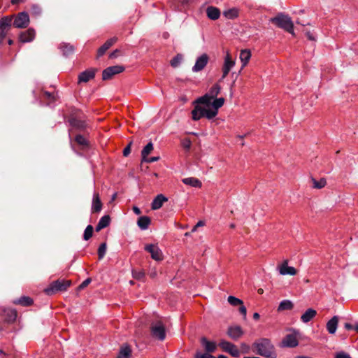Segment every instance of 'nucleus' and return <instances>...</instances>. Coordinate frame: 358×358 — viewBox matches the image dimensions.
<instances>
[{
    "label": "nucleus",
    "mask_w": 358,
    "mask_h": 358,
    "mask_svg": "<svg viewBox=\"0 0 358 358\" xmlns=\"http://www.w3.org/2000/svg\"><path fill=\"white\" fill-rule=\"evenodd\" d=\"M219 346L224 351L229 353L234 357H238L240 356V350L234 344L227 341H221Z\"/></svg>",
    "instance_id": "nucleus-8"
},
{
    "label": "nucleus",
    "mask_w": 358,
    "mask_h": 358,
    "mask_svg": "<svg viewBox=\"0 0 358 358\" xmlns=\"http://www.w3.org/2000/svg\"><path fill=\"white\" fill-rule=\"evenodd\" d=\"M124 70L122 66H113L104 69L102 73V78L104 80L110 79L114 75L122 73Z\"/></svg>",
    "instance_id": "nucleus-9"
},
{
    "label": "nucleus",
    "mask_w": 358,
    "mask_h": 358,
    "mask_svg": "<svg viewBox=\"0 0 358 358\" xmlns=\"http://www.w3.org/2000/svg\"><path fill=\"white\" fill-rule=\"evenodd\" d=\"M227 301L229 303L233 306H238L243 304V302L241 299L236 298L234 296H228Z\"/></svg>",
    "instance_id": "nucleus-37"
},
{
    "label": "nucleus",
    "mask_w": 358,
    "mask_h": 358,
    "mask_svg": "<svg viewBox=\"0 0 358 358\" xmlns=\"http://www.w3.org/2000/svg\"><path fill=\"white\" fill-rule=\"evenodd\" d=\"M59 49L65 57H68L74 52V47L70 43H62L59 45Z\"/></svg>",
    "instance_id": "nucleus-28"
},
{
    "label": "nucleus",
    "mask_w": 358,
    "mask_h": 358,
    "mask_svg": "<svg viewBox=\"0 0 358 358\" xmlns=\"http://www.w3.org/2000/svg\"><path fill=\"white\" fill-rule=\"evenodd\" d=\"M306 35L310 41H315V37L314 36L313 34L311 33L310 31H306Z\"/></svg>",
    "instance_id": "nucleus-51"
},
{
    "label": "nucleus",
    "mask_w": 358,
    "mask_h": 358,
    "mask_svg": "<svg viewBox=\"0 0 358 358\" xmlns=\"http://www.w3.org/2000/svg\"><path fill=\"white\" fill-rule=\"evenodd\" d=\"M102 203L101 202L99 194L94 193L93 196L92 211V213H99L101 210Z\"/></svg>",
    "instance_id": "nucleus-25"
},
{
    "label": "nucleus",
    "mask_w": 358,
    "mask_h": 358,
    "mask_svg": "<svg viewBox=\"0 0 358 358\" xmlns=\"http://www.w3.org/2000/svg\"><path fill=\"white\" fill-rule=\"evenodd\" d=\"M312 181L313 187L317 189H321L324 187L327 184L326 180L324 178H321L320 180L312 178Z\"/></svg>",
    "instance_id": "nucleus-38"
},
{
    "label": "nucleus",
    "mask_w": 358,
    "mask_h": 358,
    "mask_svg": "<svg viewBox=\"0 0 358 358\" xmlns=\"http://www.w3.org/2000/svg\"><path fill=\"white\" fill-rule=\"evenodd\" d=\"M168 201V199L163 194H158L152 201L151 208L152 210L159 209L163 203Z\"/></svg>",
    "instance_id": "nucleus-21"
},
{
    "label": "nucleus",
    "mask_w": 358,
    "mask_h": 358,
    "mask_svg": "<svg viewBox=\"0 0 358 358\" xmlns=\"http://www.w3.org/2000/svg\"><path fill=\"white\" fill-rule=\"evenodd\" d=\"M152 336L159 340L164 341L166 338V330L164 324L161 321L152 323L150 326Z\"/></svg>",
    "instance_id": "nucleus-5"
},
{
    "label": "nucleus",
    "mask_w": 358,
    "mask_h": 358,
    "mask_svg": "<svg viewBox=\"0 0 358 358\" xmlns=\"http://www.w3.org/2000/svg\"><path fill=\"white\" fill-rule=\"evenodd\" d=\"M133 211L136 215H140L141 213V210L136 206L133 207Z\"/></svg>",
    "instance_id": "nucleus-54"
},
{
    "label": "nucleus",
    "mask_w": 358,
    "mask_h": 358,
    "mask_svg": "<svg viewBox=\"0 0 358 358\" xmlns=\"http://www.w3.org/2000/svg\"><path fill=\"white\" fill-rule=\"evenodd\" d=\"M117 41V37H113L107 40L104 44L101 46L97 51V57H100L104 55L107 50H108L114 43Z\"/></svg>",
    "instance_id": "nucleus-19"
},
{
    "label": "nucleus",
    "mask_w": 358,
    "mask_h": 358,
    "mask_svg": "<svg viewBox=\"0 0 358 358\" xmlns=\"http://www.w3.org/2000/svg\"><path fill=\"white\" fill-rule=\"evenodd\" d=\"M153 150V145L151 142L148 143L142 150L141 156L142 159H145Z\"/></svg>",
    "instance_id": "nucleus-36"
},
{
    "label": "nucleus",
    "mask_w": 358,
    "mask_h": 358,
    "mask_svg": "<svg viewBox=\"0 0 358 358\" xmlns=\"http://www.w3.org/2000/svg\"><path fill=\"white\" fill-rule=\"evenodd\" d=\"M272 21L275 22L278 27L285 29L292 35L294 34V24L289 15L280 13L274 17Z\"/></svg>",
    "instance_id": "nucleus-3"
},
{
    "label": "nucleus",
    "mask_w": 358,
    "mask_h": 358,
    "mask_svg": "<svg viewBox=\"0 0 358 358\" xmlns=\"http://www.w3.org/2000/svg\"><path fill=\"white\" fill-rule=\"evenodd\" d=\"M131 349L127 344H124L120 347L117 358H131Z\"/></svg>",
    "instance_id": "nucleus-24"
},
{
    "label": "nucleus",
    "mask_w": 358,
    "mask_h": 358,
    "mask_svg": "<svg viewBox=\"0 0 358 358\" xmlns=\"http://www.w3.org/2000/svg\"><path fill=\"white\" fill-rule=\"evenodd\" d=\"M354 329H355L356 331H358V324H357V325L355 327V328H354Z\"/></svg>",
    "instance_id": "nucleus-64"
},
{
    "label": "nucleus",
    "mask_w": 358,
    "mask_h": 358,
    "mask_svg": "<svg viewBox=\"0 0 358 358\" xmlns=\"http://www.w3.org/2000/svg\"><path fill=\"white\" fill-rule=\"evenodd\" d=\"M8 43L9 45H12L13 43V41L11 40V39H9Z\"/></svg>",
    "instance_id": "nucleus-61"
},
{
    "label": "nucleus",
    "mask_w": 358,
    "mask_h": 358,
    "mask_svg": "<svg viewBox=\"0 0 358 358\" xmlns=\"http://www.w3.org/2000/svg\"><path fill=\"white\" fill-rule=\"evenodd\" d=\"M334 358H352V357L350 356L349 354H348L343 351H341L336 354Z\"/></svg>",
    "instance_id": "nucleus-46"
},
{
    "label": "nucleus",
    "mask_w": 358,
    "mask_h": 358,
    "mask_svg": "<svg viewBox=\"0 0 358 358\" xmlns=\"http://www.w3.org/2000/svg\"><path fill=\"white\" fill-rule=\"evenodd\" d=\"M243 334V331L240 326H231L228 328L227 335L234 340H238Z\"/></svg>",
    "instance_id": "nucleus-15"
},
{
    "label": "nucleus",
    "mask_w": 358,
    "mask_h": 358,
    "mask_svg": "<svg viewBox=\"0 0 358 358\" xmlns=\"http://www.w3.org/2000/svg\"><path fill=\"white\" fill-rule=\"evenodd\" d=\"M71 284L70 280H57L52 282L48 287L44 289V292L48 295H52L56 292L66 291Z\"/></svg>",
    "instance_id": "nucleus-4"
},
{
    "label": "nucleus",
    "mask_w": 358,
    "mask_h": 358,
    "mask_svg": "<svg viewBox=\"0 0 358 358\" xmlns=\"http://www.w3.org/2000/svg\"><path fill=\"white\" fill-rule=\"evenodd\" d=\"M259 317H260V315H259V314L258 313H255L253 314V318H254L255 320H258V319H259Z\"/></svg>",
    "instance_id": "nucleus-58"
},
{
    "label": "nucleus",
    "mask_w": 358,
    "mask_h": 358,
    "mask_svg": "<svg viewBox=\"0 0 358 358\" xmlns=\"http://www.w3.org/2000/svg\"><path fill=\"white\" fill-rule=\"evenodd\" d=\"M254 345L259 355L266 358H276L274 347L268 339L262 338L256 342Z\"/></svg>",
    "instance_id": "nucleus-2"
},
{
    "label": "nucleus",
    "mask_w": 358,
    "mask_h": 358,
    "mask_svg": "<svg viewBox=\"0 0 358 358\" xmlns=\"http://www.w3.org/2000/svg\"><path fill=\"white\" fill-rule=\"evenodd\" d=\"M43 97H44V99L49 101V102L48 103V105L50 104L51 103L54 102L55 100V94H53L50 92H45L43 93Z\"/></svg>",
    "instance_id": "nucleus-44"
},
{
    "label": "nucleus",
    "mask_w": 358,
    "mask_h": 358,
    "mask_svg": "<svg viewBox=\"0 0 358 358\" xmlns=\"http://www.w3.org/2000/svg\"><path fill=\"white\" fill-rule=\"evenodd\" d=\"M182 181L184 184L194 187H201L202 185L201 182L199 179L193 177L183 178Z\"/></svg>",
    "instance_id": "nucleus-29"
},
{
    "label": "nucleus",
    "mask_w": 358,
    "mask_h": 358,
    "mask_svg": "<svg viewBox=\"0 0 358 358\" xmlns=\"http://www.w3.org/2000/svg\"><path fill=\"white\" fill-rule=\"evenodd\" d=\"M194 358H215V357L208 353H201L199 352L195 354Z\"/></svg>",
    "instance_id": "nucleus-45"
},
{
    "label": "nucleus",
    "mask_w": 358,
    "mask_h": 358,
    "mask_svg": "<svg viewBox=\"0 0 358 358\" xmlns=\"http://www.w3.org/2000/svg\"><path fill=\"white\" fill-rule=\"evenodd\" d=\"M197 228H198V227H196V225H195V226L192 228V232H194V231H196Z\"/></svg>",
    "instance_id": "nucleus-60"
},
{
    "label": "nucleus",
    "mask_w": 358,
    "mask_h": 358,
    "mask_svg": "<svg viewBox=\"0 0 358 358\" xmlns=\"http://www.w3.org/2000/svg\"><path fill=\"white\" fill-rule=\"evenodd\" d=\"M132 276L136 280H141L145 276V272L142 270H133L132 271Z\"/></svg>",
    "instance_id": "nucleus-43"
},
{
    "label": "nucleus",
    "mask_w": 358,
    "mask_h": 358,
    "mask_svg": "<svg viewBox=\"0 0 358 358\" xmlns=\"http://www.w3.org/2000/svg\"><path fill=\"white\" fill-rule=\"evenodd\" d=\"M209 60V57L207 54L203 53L200 57H199L195 62V64L193 66L192 70L194 73L199 72L202 71L206 66L207 65Z\"/></svg>",
    "instance_id": "nucleus-11"
},
{
    "label": "nucleus",
    "mask_w": 358,
    "mask_h": 358,
    "mask_svg": "<svg viewBox=\"0 0 358 358\" xmlns=\"http://www.w3.org/2000/svg\"><path fill=\"white\" fill-rule=\"evenodd\" d=\"M235 66V61L233 60L229 53L224 57V64L222 67V76L224 79L229 73L231 69Z\"/></svg>",
    "instance_id": "nucleus-13"
},
{
    "label": "nucleus",
    "mask_w": 358,
    "mask_h": 358,
    "mask_svg": "<svg viewBox=\"0 0 358 358\" xmlns=\"http://www.w3.org/2000/svg\"><path fill=\"white\" fill-rule=\"evenodd\" d=\"M338 324V317L334 316L327 323V330L330 334H334L336 331Z\"/></svg>",
    "instance_id": "nucleus-22"
},
{
    "label": "nucleus",
    "mask_w": 358,
    "mask_h": 358,
    "mask_svg": "<svg viewBox=\"0 0 358 358\" xmlns=\"http://www.w3.org/2000/svg\"><path fill=\"white\" fill-rule=\"evenodd\" d=\"M35 35V30L32 28H29L20 34L19 39L22 43L31 42L34 39Z\"/></svg>",
    "instance_id": "nucleus-16"
},
{
    "label": "nucleus",
    "mask_w": 358,
    "mask_h": 358,
    "mask_svg": "<svg viewBox=\"0 0 358 358\" xmlns=\"http://www.w3.org/2000/svg\"><path fill=\"white\" fill-rule=\"evenodd\" d=\"M201 343L206 350V353L210 354L215 352L217 348V344L215 342L210 341L205 337H202L201 338Z\"/></svg>",
    "instance_id": "nucleus-17"
},
{
    "label": "nucleus",
    "mask_w": 358,
    "mask_h": 358,
    "mask_svg": "<svg viewBox=\"0 0 358 358\" xmlns=\"http://www.w3.org/2000/svg\"><path fill=\"white\" fill-rule=\"evenodd\" d=\"M204 224H205V222L202 220H200L196 224V227H203V226H204Z\"/></svg>",
    "instance_id": "nucleus-57"
},
{
    "label": "nucleus",
    "mask_w": 358,
    "mask_h": 358,
    "mask_svg": "<svg viewBox=\"0 0 358 358\" xmlns=\"http://www.w3.org/2000/svg\"><path fill=\"white\" fill-rule=\"evenodd\" d=\"M110 222V217L109 215H104L103 216L99 221L96 227V231H99L101 230L103 228L107 227Z\"/></svg>",
    "instance_id": "nucleus-30"
},
{
    "label": "nucleus",
    "mask_w": 358,
    "mask_h": 358,
    "mask_svg": "<svg viewBox=\"0 0 358 358\" xmlns=\"http://www.w3.org/2000/svg\"><path fill=\"white\" fill-rule=\"evenodd\" d=\"M96 70L95 69H88L78 75V83H87L93 79L95 76Z\"/></svg>",
    "instance_id": "nucleus-14"
},
{
    "label": "nucleus",
    "mask_w": 358,
    "mask_h": 358,
    "mask_svg": "<svg viewBox=\"0 0 358 358\" xmlns=\"http://www.w3.org/2000/svg\"><path fill=\"white\" fill-rule=\"evenodd\" d=\"M278 270L282 275H294L296 274V269L293 266H288V261L285 260L280 265L278 266Z\"/></svg>",
    "instance_id": "nucleus-12"
},
{
    "label": "nucleus",
    "mask_w": 358,
    "mask_h": 358,
    "mask_svg": "<svg viewBox=\"0 0 358 358\" xmlns=\"http://www.w3.org/2000/svg\"><path fill=\"white\" fill-rule=\"evenodd\" d=\"M239 312L243 315L244 319L246 318L247 309L243 304L240 305Z\"/></svg>",
    "instance_id": "nucleus-50"
},
{
    "label": "nucleus",
    "mask_w": 358,
    "mask_h": 358,
    "mask_svg": "<svg viewBox=\"0 0 358 358\" xmlns=\"http://www.w3.org/2000/svg\"><path fill=\"white\" fill-rule=\"evenodd\" d=\"M22 0H11L12 4H18Z\"/></svg>",
    "instance_id": "nucleus-59"
},
{
    "label": "nucleus",
    "mask_w": 358,
    "mask_h": 358,
    "mask_svg": "<svg viewBox=\"0 0 358 358\" xmlns=\"http://www.w3.org/2000/svg\"><path fill=\"white\" fill-rule=\"evenodd\" d=\"M240 60L242 63V68H244L249 62L251 57V52L248 49L242 50L240 52Z\"/></svg>",
    "instance_id": "nucleus-26"
},
{
    "label": "nucleus",
    "mask_w": 358,
    "mask_h": 358,
    "mask_svg": "<svg viewBox=\"0 0 358 358\" xmlns=\"http://www.w3.org/2000/svg\"><path fill=\"white\" fill-rule=\"evenodd\" d=\"M75 141L76 143L82 146H87L88 145V141L87 139L82 135L79 134L77 135L75 138Z\"/></svg>",
    "instance_id": "nucleus-41"
},
{
    "label": "nucleus",
    "mask_w": 358,
    "mask_h": 358,
    "mask_svg": "<svg viewBox=\"0 0 358 358\" xmlns=\"http://www.w3.org/2000/svg\"><path fill=\"white\" fill-rule=\"evenodd\" d=\"M217 358H227V357L226 356H224V355H219L217 357Z\"/></svg>",
    "instance_id": "nucleus-62"
},
{
    "label": "nucleus",
    "mask_w": 358,
    "mask_h": 358,
    "mask_svg": "<svg viewBox=\"0 0 358 358\" xmlns=\"http://www.w3.org/2000/svg\"><path fill=\"white\" fill-rule=\"evenodd\" d=\"M223 15L228 19H234L238 15V10L236 8H232L224 11Z\"/></svg>",
    "instance_id": "nucleus-34"
},
{
    "label": "nucleus",
    "mask_w": 358,
    "mask_h": 358,
    "mask_svg": "<svg viewBox=\"0 0 358 358\" xmlns=\"http://www.w3.org/2000/svg\"><path fill=\"white\" fill-rule=\"evenodd\" d=\"M16 304H20L24 306H28L33 303L32 299L29 296H22L17 300L14 301Z\"/></svg>",
    "instance_id": "nucleus-35"
},
{
    "label": "nucleus",
    "mask_w": 358,
    "mask_h": 358,
    "mask_svg": "<svg viewBox=\"0 0 358 358\" xmlns=\"http://www.w3.org/2000/svg\"><path fill=\"white\" fill-rule=\"evenodd\" d=\"M293 308V303L289 300L282 301L278 308V311H282L286 310H291Z\"/></svg>",
    "instance_id": "nucleus-33"
},
{
    "label": "nucleus",
    "mask_w": 358,
    "mask_h": 358,
    "mask_svg": "<svg viewBox=\"0 0 358 358\" xmlns=\"http://www.w3.org/2000/svg\"><path fill=\"white\" fill-rule=\"evenodd\" d=\"M69 122L70 126L72 127V129H76L78 131H83L87 127V124L85 121L77 119L76 117H71L69 120Z\"/></svg>",
    "instance_id": "nucleus-18"
},
{
    "label": "nucleus",
    "mask_w": 358,
    "mask_h": 358,
    "mask_svg": "<svg viewBox=\"0 0 358 358\" xmlns=\"http://www.w3.org/2000/svg\"><path fill=\"white\" fill-rule=\"evenodd\" d=\"M119 52V50L116 49L114 51H113L110 55H109V57L110 59H113V58H115L117 57V54Z\"/></svg>",
    "instance_id": "nucleus-52"
},
{
    "label": "nucleus",
    "mask_w": 358,
    "mask_h": 358,
    "mask_svg": "<svg viewBox=\"0 0 358 358\" xmlns=\"http://www.w3.org/2000/svg\"><path fill=\"white\" fill-rule=\"evenodd\" d=\"M190 145H191L190 141H187L186 142L183 143L184 148H185L187 149H189L190 148Z\"/></svg>",
    "instance_id": "nucleus-56"
},
{
    "label": "nucleus",
    "mask_w": 358,
    "mask_h": 358,
    "mask_svg": "<svg viewBox=\"0 0 358 358\" xmlns=\"http://www.w3.org/2000/svg\"><path fill=\"white\" fill-rule=\"evenodd\" d=\"M131 142H130L129 143V145L124 148V150H123V155L124 157H127L129 155L130 152H131Z\"/></svg>",
    "instance_id": "nucleus-49"
},
{
    "label": "nucleus",
    "mask_w": 358,
    "mask_h": 358,
    "mask_svg": "<svg viewBox=\"0 0 358 358\" xmlns=\"http://www.w3.org/2000/svg\"><path fill=\"white\" fill-rule=\"evenodd\" d=\"M344 327L347 329V330H351L353 329V326L352 324H350V323H345L344 324Z\"/></svg>",
    "instance_id": "nucleus-55"
},
{
    "label": "nucleus",
    "mask_w": 358,
    "mask_h": 358,
    "mask_svg": "<svg viewBox=\"0 0 358 358\" xmlns=\"http://www.w3.org/2000/svg\"><path fill=\"white\" fill-rule=\"evenodd\" d=\"M150 224V219L148 216H141L138 219L137 225L141 230H145Z\"/></svg>",
    "instance_id": "nucleus-31"
},
{
    "label": "nucleus",
    "mask_w": 358,
    "mask_h": 358,
    "mask_svg": "<svg viewBox=\"0 0 358 358\" xmlns=\"http://www.w3.org/2000/svg\"><path fill=\"white\" fill-rule=\"evenodd\" d=\"M29 22L30 20L28 13L27 12L23 11L19 13L16 15L13 24L16 28L23 29L28 27Z\"/></svg>",
    "instance_id": "nucleus-7"
},
{
    "label": "nucleus",
    "mask_w": 358,
    "mask_h": 358,
    "mask_svg": "<svg viewBox=\"0 0 358 358\" xmlns=\"http://www.w3.org/2000/svg\"><path fill=\"white\" fill-rule=\"evenodd\" d=\"M159 159V157H152L150 158H148L147 157L145 159H142V162H145L147 163H152L158 161Z\"/></svg>",
    "instance_id": "nucleus-47"
},
{
    "label": "nucleus",
    "mask_w": 358,
    "mask_h": 358,
    "mask_svg": "<svg viewBox=\"0 0 358 358\" xmlns=\"http://www.w3.org/2000/svg\"><path fill=\"white\" fill-rule=\"evenodd\" d=\"M220 90V86L215 84L206 94L199 97L194 102L195 106L192 111L193 120L197 121L202 117L211 120L217 115L219 108L224 103V98H216Z\"/></svg>",
    "instance_id": "nucleus-1"
},
{
    "label": "nucleus",
    "mask_w": 358,
    "mask_h": 358,
    "mask_svg": "<svg viewBox=\"0 0 358 358\" xmlns=\"http://www.w3.org/2000/svg\"><path fill=\"white\" fill-rule=\"evenodd\" d=\"M282 344L285 347L294 348L298 345L299 342L296 336L288 334L282 341Z\"/></svg>",
    "instance_id": "nucleus-20"
},
{
    "label": "nucleus",
    "mask_w": 358,
    "mask_h": 358,
    "mask_svg": "<svg viewBox=\"0 0 358 358\" xmlns=\"http://www.w3.org/2000/svg\"><path fill=\"white\" fill-rule=\"evenodd\" d=\"M5 320L8 322H13L16 320L17 312L13 309H5L3 310Z\"/></svg>",
    "instance_id": "nucleus-32"
},
{
    "label": "nucleus",
    "mask_w": 358,
    "mask_h": 358,
    "mask_svg": "<svg viewBox=\"0 0 358 358\" xmlns=\"http://www.w3.org/2000/svg\"><path fill=\"white\" fill-rule=\"evenodd\" d=\"M92 234H93V227L92 225H88L85 228V231H84V234H83L84 240H85V241L89 240L92 236Z\"/></svg>",
    "instance_id": "nucleus-39"
},
{
    "label": "nucleus",
    "mask_w": 358,
    "mask_h": 358,
    "mask_svg": "<svg viewBox=\"0 0 358 358\" xmlns=\"http://www.w3.org/2000/svg\"><path fill=\"white\" fill-rule=\"evenodd\" d=\"M243 358H260L257 357H244Z\"/></svg>",
    "instance_id": "nucleus-63"
},
{
    "label": "nucleus",
    "mask_w": 358,
    "mask_h": 358,
    "mask_svg": "<svg viewBox=\"0 0 358 358\" xmlns=\"http://www.w3.org/2000/svg\"><path fill=\"white\" fill-rule=\"evenodd\" d=\"M32 10L36 13V14H39L41 13V8L38 6H36V5H34L32 6Z\"/></svg>",
    "instance_id": "nucleus-53"
},
{
    "label": "nucleus",
    "mask_w": 358,
    "mask_h": 358,
    "mask_svg": "<svg viewBox=\"0 0 358 358\" xmlns=\"http://www.w3.org/2000/svg\"><path fill=\"white\" fill-rule=\"evenodd\" d=\"M13 15L4 16L0 20V43L5 39L12 23Z\"/></svg>",
    "instance_id": "nucleus-6"
},
{
    "label": "nucleus",
    "mask_w": 358,
    "mask_h": 358,
    "mask_svg": "<svg viewBox=\"0 0 358 358\" xmlns=\"http://www.w3.org/2000/svg\"><path fill=\"white\" fill-rule=\"evenodd\" d=\"M317 312L313 308H308L301 316V320L304 323H308L315 317Z\"/></svg>",
    "instance_id": "nucleus-27"
},
{
    "label": "nucleus",
    "mask_w": 358,
    "mask_h": 358,
    "mask_svg": "<svg viewBox=\"0 0 358 358\" xmlns=\"http://www.w3.org/2000/svg\"><path fill=\"white\" fill-rule=\"evenodd\" d=\"M182 59V55H177L171 60V65L174 68L178 67L181 63Z\"/></svg>",
    "instance_id": "nucleus-42"
},
{
    "label": "nucleus",
    "mask_w": 358,
    "mask_h": 358,
    "mask_svg": "<svg viewBox=\"0 0 358 358\" xmlns=\"http://www.w3.org/2000/svg\"><path fill=\"white\" fill-rule=\"evenodd\" d=\"M106 248L107 246L106 243H103L99 245L98 248V255L99 259H103V257L105 256L106 252Z\"/></svg>",
    "instance_id": "nucleus-40"
},
{
    "label": "nucleus",
    "mask_w": 358,
    "mask_h": 358,
    "mask_svg": "<svg viewBox=\"0 0 358 358\" xmlns=\"http://www.w3.org/2000/svg\"><path fill=\"white\" fill-rule=\"evenodd\" d=\"M91 282V279L90 278H87L85 279L79 286H78V289H84L85 287H86Z\"/></svg>",
    "instance_id": "nucleus-48"
},
{
    "label": "nucleus",
    "mask_w": 358,
    "mask_h": 358,
    "mask_svg": "<svg viewBox=\"0 0 358 358\" xmlns=\"http://www.w3.org/2000/svg\"><path fill=\"white\" fill-rule=\"evenodd\" d=\"M206 15L209 19L216 20L220 16V10L216 7L208 6L206 8Z\"/></svg>",
    "instance_id": "nucleus-23"
},
{
    "label": "nucleus",
    "mask_w": 358,
    "mask_h": 358,
    "mask_svg": "<svg viewBox=\"0 0 358 358\" xmlns=\"http://www.w3.org/2000/svg\"><path fill=\"white\" fill-rule=\"evenodd\" d=\"M145 250L150 254L152 259L155 261L162 260V252L157 245L154 244L146 245L145 246Z\"/></svg>",
    "instance_id": "nucleus-10"
}]
</instances>
